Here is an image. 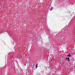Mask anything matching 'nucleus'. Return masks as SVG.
I'll list each match as a JSON object with an SVG mask.
<instances>
[{
  "label": "nucleus",
  "mask_w": 75,
  "mask_h": 75,
  "mask_svg": "<svg viewBox=\"0 0 75 75\" xmlns=\"http://www.w3.org/2000/svg\"><path fill=\"white\" fill-rule=\"evenodd\" d=\"M67 57H71V54H69L68 55H67Z\"/></svg>",
  "instance_id": "nucleus-3"
},
{
  "label": "nucleus",
  "mask_w": 75,
  "mask_h": 75,
  "mask_svg": "<svg viewBox=\"0 0 75 75\" xmlns=\"http://www.w3.org/2000/svg\"><path fill=\"white\" fill-rule=\"evenodd\" d=\"M38 39V41H39V40H41L42 39V38H41V36H40L37 38Z\"/></svg>",
  "instance_id": "nucleus-1"
},
{
  "label": "nucleus",
  "mask_w": 75,
  "mask_h": 75,
  "mask_svg": "<svg viewBox=\"0 0 75 75\" xmlns=\"http://www.w3.org/2000/svg\"><path fill=\"white\" fill-rule=\"evenodd\" d=\"M66 59H67L68 60V61H70V60L69 59V58H66Z\"/></svg>",
  "instance_id": "nucleus-2"
},
{
  "label": "nucleus",
  "mask_w": 75,
  "mask_h": 75,
  "mask_svg": "<svg viewBox=\"0 0 75 75\" xmlns=\"http://www.w3.org/2000/svg\"><path fill=\"white\" fill-rule=\"evenodd\" d=\"M52 9V7H51L50 10L51 11Z\"/></svg>",
  "instance_id": "nucleus-4"
},
{
  "label": "nucleus",
  "mask_w": 75,
  "mask_h": 75,
  "mask_svg": "<svg viewBox=\"0 0 75 75\" xmlns=\"http://www.w3.org/2000/svg\"><path fill=\"white\" fill-rule=\"evenodd\" d=\"M38 67L37 65H36V68H37Z\"/></svg>",
  "instance_id": "nucleus-5"
}]
</instances>
